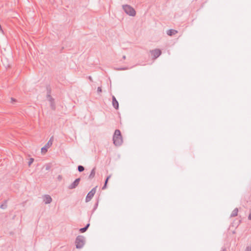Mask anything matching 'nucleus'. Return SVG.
<instances>
[{"mask_svg": "<svg viewBox=\"0 0 251 251\" xmlns=\"http://www.w3.org/2000/svg\"><path fill=\"white\" fill-rule=\"evenodd\" d=\"M89 78L90 79V80L91 81H92V77H91L90 76L89 77Z\"/></svg>", "mask_w": 251, "mask_h": 251, "instance_id": "c85d7f7f", "label": "nucleus"}, {"mask_svg": "<svg viewBox=\"0 0 251 251\" xmlns=\"http://www.w3.org/2000/svg\"><path fill=\"white\" fill-rule=\"evenodd\" d=\"M122 7L123 9L127 15L132 17L135 16L136 11L130 5L128 4L123 5Z\"/></svg>", "mask_w": 251, "mask_h": 251, "instance_id": "f03ea898", "label": "nucleus"}, {"mask_svg": "<svg viewBox=\"0 0 251 251\" xmlns=\"http://www.w3.org/2000/svg\"><path fill=\"white\" fill-rule=\"evenodd\" d=\"M50 169V166L49 165H47L46 167V170H49Z\"/></svg>", "mask_w": 251, "mask_h": 251, "instance_id": "393cba45", "label": "nucleus"}, {"mask_svg": "<svg viewBox=\"0 0 251 251\" xmlns=\"http://www.w3.org/2000/svg\"><path fill=\"white\" fill-rule=\"evenodd\" d=\"M245 251H251V246H247L245 249Z\"/></svg>", "mask_w": 251, "mask_h": 251, "instance_id": "aec40b11", "label": "nucleus"}, {"mask_svg": "<svg viewBox=\"0 0 251 251\" xmlns=\"http://www.w3.org/2000/svg\"><path fill=\"white\" fill-rule=\"evenodd\" d=\"M0 207L1 208V209H5L6 207H7V204L6 203V202L0 205Z\"/></svg>", "mask_w": 251, "mask_h": 251, "instance_id": "dca6fc26", "label": "nucleus"}, {"mask_svg": "<svg viewBox=\"0 0 251 251\" xmlns=\"http://www.w3.org/2000/svg\"><path fill=\"white\" fill-rule=\"evenodd\" d=\"M98 205V201L95 204V205L94 206V210H95L97 208Z\"/></svg>", "mask_w": 251, "mask_h": 251, "instance_id": "5701e85b", "label": "nucleus"}, {"mask_svg": "<svg viewBox=\"0 0 251 251\" xmlns=\"http://www.w3.org/2000/svg\"><path fill=\"white\" fill-rule=\"evenodd\" d=\"M80 180V178H76L72 183H71L69 186V189H73L75 188L79 183Z\"/></svg>", "mask_w": 251, "mask_h": 251, "instance_id": "0eeeda50", "label": "nucleus"}, {"mask_svg": "<svg viewBox=\"0 0 251 251\" xmlns=\"http://www.w3.org/2000/svg\"><path fill=\"white\" fill-rule=\"evenodd\" d=\"M150 52L151 55L153 56L152 58L155 59L158 58L161 54V51L159 49H154L151 50Z\"/></svg>", "mask_w": 251, "mask_h": 251, "instance_id": "423d86ee", "label": "nucleus"}, {"mask_svg": "<svg viewBox=\"0 0 251 251\" xmlns=\"http://www.w3.org/2000/svg\"><path fill=\"white\" fill-rule=\"evenodd\" d=\"M61 179H62V176L61 175H59L58 176V180H61Z\"/></svg>", "mask_w": 251, "mask_h": 251, "instance_id": "bb28decb", "label": "nucleus"}, {"mask_svg": "<svg viewBox=\"0 0 251 251\" xmlns=\"http://www.w3.org/2000/svg\"><path fill=\"white\" fill-rule=\"evenodd\" d=\"M87 229L86 228H85V227H83V228H81L79 229V231L81 233H83V232H85V231H87Z\"/></svg>", "mask_w": 251, "mask_h": 251, "instance_id": "f3484780", "label": "nucleus"}, {"mask_svg": "<svg viewBox=\"0 0 251 251\" xmlns=\"http://www.w3.org/2000/svg\"><path fill=\"white\" fill-rule=\"evenodd\" d=\"M113 143L116 146H120L123 143V138L120 130L116 129L113 136Z\"/></svg>", "mask_w": 251, "mask_h": 251, "instance_id": "f257e3e1", "label": "nucleus"}, {"mask_svg": "<svg viewBox=\"0 0 251 251\" xmlns=\"http://www.w3.org/2000/svg\"><path fill=\"white\" fill-rule=\"evenodd\" d=\"M44 201L46 204H49L52 201V198L50 195H46L44 196Z\"/></svg>", "mask_w": 251, "mask_h": 251, "instance_id": "9d476101", "label": "nucleus"}, {"mask_svg": "<svg viewBox=\"0 0 251 251\" xmlns=\"http://www.w3.org/2000/svg\"><path fill=\"white\" fill-rule=\"evenodd\" d=\"M126 58V55H124V56H123V59H125Z\"/></svg>", "mask_w": 251, "mask_h": 251, "instance_id": "cd10ccee", "label": "nucleus"}, {"mask_svg": "<svg viewBox=\"0 0 251 251\" xmlns=\"http://www.w3.org/2000/svg\"><path fill=\"white\" fill-rule=\"evenodd\" d=\"M34 159L32 158H30L29 161H28V165L30 166L33 162Z\"/></svg>", "mask_w": 251, "mask_h": 251, "instance_id": "6ab92c4d", "label": "nucleus"}, {"mask_svg": "<svg viewBox=\"0 0 251 251\" xmlns=\"http://www.w3.org/2000/svg\"><path fill=\"white\" fill-rule=\"evenodd\" d=\"M248 219L250 220H251V212H250V213L248 216Z\"/></svg>", "mask_w": 251, "mask_h": 251, "instance_id": "a878e982", "label": "nucleus"}, {"mask_svg": "<svg viewBox=\"0 0 251 251\" xmlns=\"http://www.w3.org/2000/svg\"><path fill=\"white\" fill-rule=\"evenodd\" d=\"M112 105L116 109H118L119 108L118 101L114 96L112 97Z\"/></svg>", "mask_w": 251, "mask_h": 251, "instance_id": "1a4fd4ad", "label": "nucleus"}, {"mask_svg": "<svg viewBox=\"0 0 251 251\" xmlns=\"http://www.w3.org/2000/svg\"><path fill=\"white\" fill-rule=\"evenodd\" d=\"M95 168H94L92 170L91 173L89 176V178H92L95 176Z\"/></svg>", "mask_w": 251, "mask_h": 251, "instance_id": "4468645a", "label": "nucleus"}, {"mask_svg": "<svg viewBox=\"0 0 251 251\" xmlns=\"http://www.w3.org/2000/svg\"><path fill=\"white\" fill-rule=\"evenodd\" d=\"M128 68L127 67H124V68H119L116 69V70H119V71H122V70H127Z\"/></svg>", "mask_w": 251, "mask_h": 251, "instance_id": "a211bd4d", "label": "nucleus"}, {"mask_svg": "<svg viewBox=\"0 0 251 251\" xmlns=\"http://www.w3.org/2000/svg\"><path fill=\"white\" fill-rule=\"evenodd\" d=\"M97 186L93 188L87 195L85 201L86 202H89L91 201V200L93 197L94 195L96 193V192Z\"/></svg>", "mask_w": 251, "mask_h": 251, "instance_id": "39448f33", "label": "nucleus"}, {"mask_svg": "<svg viewBox=\"0 0 251 251\" xmlns=\"http://www.w3.org/2000/svg\"><path fill=\"white\" fill-rule=\"evenodd\" d=\"M50 91L48 90L47 98H48V100L51 102L50 105H51V107L52 108H54V106L53 104V101L54 100L50 96Z\"/></svg>", "mask_w": 251, "mask_h": 251, "instance_id": "6e6552de", "label": "nucleus"}, {"mask_svg": "<svg viewBox=\"0 0 251 251\" xmlns=\"http://www.w3.org/2000/svg\"><path fill=\"white\" fill-rule=\"evenodd\" d=\"M53 141V137L51 136L48 143L45 145L44 147L42 148L41 152L42 153H45L47 151L48 149L49 148L52 144V142Z\"/></svg>", "mask_w": 251, "mask_h": 251, "instance_id": "20e7f679", "label": "nucleus"}, {"mask_svg": "<svg viewBox=\"0 0 251 251\" xmlns=\"http://www.w3.org/2000/svg\"><path fill=\"white\" fill-rule=\"evenodd\" d=\"M90 226V224L88 223L84 227L85 228H86L87 229H88V227H89Z\"/></svg>", "mask_w": 251, "mask_h": 251, "instance_id": "b1692460", "label": "nucleus"}, {"mask_svg": "<svg viewBox=\"0 0 251 251\" xmlns=\"http://www.w3.org/2000/svg\"><path fill=\"white\" fill-rule=\"evenodd\" d=\"M77 170L79 172H82L84 170V167L83 166L79 165L77 167Z\"/></svg>", "mask_w": 251, "mask_h": 251, "instance_id": "2eb2a0df", "label": "nucleus"}, {"mask_svg": "<svg viewBox=\"0 0 251 251\" xmlns=\"http://www.w3.org/2000/svg\"><path fill=\"white\" fill-rule=\"evenodd\" d=\"M238 212V209L237 208H235L232 212L230 217H234L237 215Z\"/></svg>", "mask_w": 251, "mask_h": 251, "instance_id": "f8f14e48", "label": "nucleus"}, {"mask_svg": "<svg viewBox=\"0 0 251 251\" xmlns=\"http://www.w3.org/2000/svg\"><path fill=\"white\" fill-rule=\"evenodd\" d=\"M97 91L98 93H100L101 92V89L100 87H99L97 89Z\"/></svg>", "mask_w": 251, "mask_h": 251, "instance_id": "412c9836", "label": "nucleus"}, {"mask_svg": "<svg viewBox=\"0 0 251 251\" xmlns=\"http://www.w3.org/2000/svg\"><path fill=\"white\" fill-rule=\"evenodd\" d=\"M75 244L77 249H81L85 244L84 237L82 235L77 236L75 239Z\"/></svg>", "mask_w": 251, "mask_h": 251, "instance_id": "7ed1b4c3", "label": "nucleus"}, {"mask_svg": "<svg viewBox=\"0 0 251 251\" xmlns=\"http://www.w3.org/2000/svg\"><path fill=\"white\" fill-rule=\"evenodd\" d=\"M15 101H16V99H15L14 98H12L11 99V102L12 103H13L14 102H15Z\"/></svg>", "mask_w": 251, "mask_h": 251, "instance_id": "4be33fe9", "label": "nucleus"}, {"mask_svg": "<svg viewBox=\"0 0 251 251\" xmlns=\"http://www.w3.org/2000/svg\"><path fill=\"white\" fill-rule=\"evenodd\" d=\"M110 177H111V175H109L108 176H107V177L105 180V182H104V184L103 186V187H102V190L106 189V188L107 187V184L108 183V181Z\"/></svg>", "mask_w": 251, "mask_h": 251, "instance_id": "ddd939ff", "label": "nucleus"}, {"mask_svg": "<svg viewBox=\"0 0 251 251\" xmlns=\"http://www.w3.org/2000/svg\"><path fill=\"white\" fill-rule=\"evenodd\" d=\"M221 251H226V249L223 248Z\"/></svg>", "mask_w": 251, "mask_h": 251, "instance_id": "c756f323", "label": "nucleus"}, {"mask_svg": "<svg viewBox=\"0 0 251 251\" xmlns=\"http://www.w3.org/2000/svg\"><path fill=\"white\" fill-rule=\"evenodd\" d=\"M177 33V31L174 30V29H169L167 31V34L169 36H172V35H175Z\"/></svg>", "mask_w": 251, "mask_h": 251, "instance_id": "9b49d317", "label": "nucleus"}]
</instances>
